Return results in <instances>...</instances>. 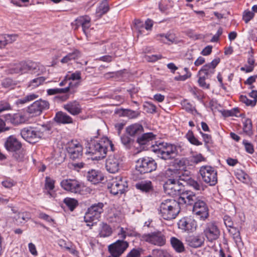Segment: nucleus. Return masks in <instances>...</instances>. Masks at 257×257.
I'll return each instance as SVG.
<instances>
[{"label":"nucleus","instance_id":"nucleus-1","mask_svg":"<svg viewBox=\"0 0 257 257\" xmlns=\"http://www.w3.org/2000/svg\"><path fill=\"white\" fill-rule=\"evenodd\" d=\"M89 150V153L96 155L94 159L100 160L106 156L109 150L113 151L114 146L107 137H103L99 140L92 142L90 144Z\"/></svg>","mask_w":257,"mask_h":257},{"label":"nucleus","instance_id":"nucleus-2","mask_svg":"<svg viewBox=\"0 0 257 257\" xmlns=\"http://www.w3.org/2000/svg\"><path fill=\"white\" fill-rule=\"evenodd\" d=\"M159 213L164 219H174L180 211L179 203L175 199H166L162 202L159 207Z\"/></svg>","mask_w":257,"mask_h":257},{"label":"nucleus","instance_id":"nucleus-3","mask_svg":"<svg viewBox=\"0 0 257 257\" xmlns=\"http://www.w3.org/2000/svg\"><path fill=\"white\" fill-rule=\"evenodd\" d=\"M49 131L48 127L42 125L36 127H27L21 131L22 137L31 144H35L43 138Z\"/></svg>","mask_w":257,"mask_h":257},{"label":"nucleus","instance_id":"nucleus-4","mask_svg":"<svg viewBox=\"0 0 257 257\" xmlns=\"http://www.w3.org/2000/svg\"><path fill=\"white\" fill-rule=\"evenodd\" d=\"M180 149V146L163 142L155 147L153 151L159 158L168 160L175 158L178 155V150Z\"/></svg>","mask_w":257,"mask_h":257},{"label":"nucleus","instance_id":"nucleus-5","mask_svg":"<svg viewBox=\"0 0 257 257\" xmlns=\"http://www.w3.org/2000/svg\"><path fill=\"white\" fill-rule=\"evenodd\" d=\"M186 171L183 172L182 171L178 170H172L168 169L166 171V175L169 177L175 178V179L179 182L180 180L183 181H188V184L196 190H204L202 183L197 182L190 178L188 174L189 172Z\"/></svg>","mask_w":257,"mask_h":257},{"label":"nucleus","instance_id":"nucleus-6","mask_svg":"<svg viewBox=\"0 0 257 257\" xmlns=\"http://www.w3.org/2000/svg\"><path fill=\"white\" fill-rule=\"evenodd\" d=\"M107 186L112 194L118 195L124 193L127 188L128 185L125 178L118 176L109 180Z\"/></svg>","mask_w":257,"mask_h":257},{"label":"nucleus","instance_id":"nucleus-7","mask_svg":"<svg viewBox=\"0 0 257 257\" xmlns=\"http://www.w3.org/2000/svg\"><path fill=\"white\" fill-rule=\"evenodd\" d=\"M157 164L152 158L145 157L139 159L136 165V169L140 174L148 173L156 170Z\"/></svg>","mask_w":257,"mask_h":257},{"label":"nucleus","instance_id":"nucleus-8","mask_svg":"<svg viewBox=\"0 0 257 257\" xmlns=\"http://www.w3.org/2000/svg\"><path fill=\"white\" fill-rule=\"evenodd\" d=\"M199 172L203 181L210 186H214L217 182V171L210 166H203Z\"/></svg>","mask_w":257,"mask_h":257},{"label":"nucleus","instance_id":"nucleus-9","mask_svg":"<svg viewBox=\"0 0 257 257\" xmlns=\"http://www.w3.org/2000/svg\"><path fill=\"white\" fill-rule=\"evenodd\" d=\"M163 187L165 192L172 196H179L184 190L182 183L172 177L165 182Z\"/></svg>","mask_w":257,"mask_h":257},{"label":"nucleus","instance_id":"nucleus-10","mask_svg":"<svg viewBox=\"0 0 257 257\" xmlns=\"http://www.w3.org/2000/svg\"><path fill=\"white\" fill-rule=\"evenodd\" d=\"M141 241L162 246L166 243V237L163 232L156 231L149 233L142 234Z\"/></svg>","mask_w":257,"mask_h":257},{"label":"nucleus","instance_id":"nucleus-11","mask_svg":"<svg viewBox=\"0 0 257 257\" xmlns=\"http://www.w3.org/2000/svg\"><path fill=\"white\" fill-rule=\"evenodd\" d=\"M122 166V160L119 155H109L105 161V168L110 173L118 172Z\"/></svg>","mask_w":257,"mask_h":257},{"label":"nucleus","instance_id":"nucleus-12","mask_svg":"<svg viewBox=\"0 0 257 257\" xmlns=\"http://www.w3.org/2000/svg\"><path fill=\"white\" fill-rule=\"evenodd\" d=\"M49 103L47 101L40 99L35 101L27 109V112L32 116H38L44 110L48 109Z\"/></svg>","mask_w":257,"mask_h":257},{"label":"nucleus","instance_id":"nucleus-13","mask_svg":"<svg viewBox=\"0 0 257 257\" xmlns=\"http://www.w3.org/2000/svg\"><path fill=\"white\" fill-rule=\"evenodd\" d=\"M193 212L203 220L206 219L209 215L206 203L198 198L193 204Z\"/></svg>","mask_w":257,"mask_h":257},{"label":"nucleus","instance_id":"nucleus-14","mask_svg":"<svg viewBox=\"0 0 257 257\" xmlns=\"http://www.w3.org/2000/svg\"><path fill=\"white\" fill-rule=\"evenodd\" d=\"M128 243L122 240H118L108 246V250L113 257L120 256L128 247Z\"/></svg>","mask_w":257,"mask_h":257},{"label":"nucleus","instance_id":"nucleus-15","mask_svg":"<svg viewBox=\"0 0 257 257\" xmlns=\"http://www.w3.org/2000/svg\"><path fill=\"white\" fill-rule=\"evenodd\" d=\"M67 151L70 158L73 160L79 159L82 156V147L76 141L69 143Z\"/></svg>","mask_w":257,"mask_h":257},{"label":"nucleus","instance_id":"nucleus-16","mask_svg":"<svg viewBox=\"0 0 257 257\" xmlns=\"http://www.w3.org/2000/svg\"><path fill=\"white\" fill-rule=\"evenodd\" d=\"M199 197L193 192L190 191H182L179 196L178 200L177 201L180 204H186L188 205H193Z\"/></svg>","mask_w":257,"mask_h":257},{"label":"nucleus","instance_id":"nucleus-17","mask_svg":"<svg viewBox=\"0 0 257 257\" xmlns=\"http://www.w3.org/2000/svg\"><path fill=\"white\" fill-rule=\"evenodd\" d=\"M180 229L187 232L194 231L197 227L196 221L190 217H185L178 223Z\"/></svg>","mask_w":257,"mask_h":257},{"label":"nucleus","instance_id":"nucleus-18","mask_svg":"<svg viewBox=\"0 0 257 257\" xmlns=\"http://www.w3.org/2000/svg\"><path fill=\"white\" fill-rule=\"evenodd\" d=\"M63 189L67 191L76 193L81 190L80 183L75 179H64L60 183Z\"/></svg>","mask_w":257,"mask_h":257},{"label":"nucleus","instance_id":"nucleus-19","mask_svg":"<svg viewBox=\"0 0 257 257\" xmlns=\"http://www.w3.org/2000/svg\"><path fill=\"white\" fill-rule=\"evenodd\" d=\"M220 58H217L212 61L211 63L204 65L199 71V75H204L207 78H210L215 72V69L220 62Z\"/></svg>","mask_w":257,"mask_h":257},{"label":"nucleus","instance_id":"nucleus-20","mask_svg":"<svg viewBox=\"0 0 257 257\" xmlns=\"http://www.w3.org/2000/svg\"><path fill=\"white\" fill-rule=\"evenodd\" d=\"M4 146L8 151L15 152L21 149L22 144L16 137L11 136L6 139Z\"/></svg>","mask_w":257,"mask_h":257},{"label":"nucleus","instance_id":"nucleus-21","mask_svg":"<svg viewBox=\"0 0 257 257\" xmlns=\"http://www.w3.org/2000/svg\"><path fill=\"white\" fill-rule=\"evenodd\" d=\"M205 234L208 240L212 241L218 238L220 231L214 223H209L204 230Z\"/></svg>","mask_w":257,"mask_h":257},{"label":"nucleus","instance_id":"nucleus-22","mask_svg":"<svg viewBox=\"0 0 257 257\" xmlns=\"http://www.w3.org/2000/svg\"><path fill=\"white\" fill-rule=\"evenodd\" d=\"M90 22L91 19L89 16H84L79 17L75 20L76 28L81 27L84 33L86 35L91 25Z\"/></svg>","mask_w":257,"mask_h":257},{"label":"nucleus","instance_id":"nucleus-23","mask_svg":"<svg viewBox=\"0 0 257 257\" xmlns=\"http://www.w3.org/2000/svg\"><path fill=\"white\" fill-rule=\"evenodd\" d=\"M63 108L73 115H77L81 112V106L76 101L69 102L64 104Z\"/></svg>","mask_w":257,"mask_h":257},{"label":"nucleus","instance_id":"nucleus-24","mask_svg":"<svg viewBox=\"0 0 257 257\" xmlns=\"http://www.w3.org/2000/svg\"><path fill=\"white\" fill-rule=\"evenodd\" d=\"M186 241L188 245L192 247H200L204 243V239L199 235H190L186 237Z\"/></svg>","mask_w":257,"mask_h":257},{"label":"nucleus","instance_id":"nucleus-25","mask_svg":"<svg viewBox=\"0 0 257 257\" xmlns=\"http://www.w3.org/2000/svg\"><path fill=\"white\" fill-rule=\"evenodd\" d=\"M136 188L143 192L150 193L154 191V187L151 181H142L136 184Z\"/></svg>","mask_w":257,"mask_h":257},{"label":"nucleus","instance_id":"nucleus-26","mask_svg":"<svg viewBox=\"0 0 257 257\" xmlns=\"http://www.w3.org/2000/svg\"><path fill=\"white\" fill-rule=\"evenodd\" d=\"M54 119L56 122L63 124L72 123L73 122L72 118L66 113L62 111L57 112Z\"/></svg>","mask_w":257,"mask_h":257},{"label":"nucleus","instance_id":"nucleus-27","mask_svg":"<svg viewBox=\"0 0 257 257\" xmlns=\"http://www.w3.org/2000/svg\"><path fill=\"white\" fill-rule=\"evenodd\" d=\"M30 213L28 212H20L13 217L14 222L19 225L24 224L30 218Z\"/></svg>","mask_w":257,"mask_h":257},{"label":"nucleus","instance_id":"nucleus-28","mask_svg":"<svg viewBox=\"0 0 257 257\" xmlns=\"http://www.w3.org/2000/svg\"><path fill=\"white\" fill-rule=\"evenodd\" d=\"M87 178L89 181L94 184L98 183L103 179L101 174L94 170H92L88 172Z\"/></svg>","mask_w":257,"mask_h":257},{"label":"nucleus","instance_id":"nucleus-29","mask_svg":"<svg viewBox=\"0 0 257 257\" xmlns=\"http://www.w3.org/2000/svg\"><path fill=\"white\" fill-rule=\"evenodd\" d=\"M158 40L166 44L177 43V40L175 35L173 33H167L166 34H161L157 36Z\"/></svg>","mask_w":257,"mask_h":257},{"label":"nucleus","instance_id":"nucleus-30","mask_svg":"<svg viewBox=\"0 0 257 257\" xmlns=\"http://www.w3.org/2000/svg\"><path fill=\"white\" fill-rule=\"evenodd\" d=\"M170 243L173 249L179 253L183 252L185 248L184 244L180 239L176 237H172L170 238Z\"/></svg>","mask_w":257,"mask_h":257},{"label":"nucleus","instance_id":"nucleus-31","mask_svg":"<svg viewBox=\"0 0 257 257\" xmlns=\"http://www.w3.org/2000/svg\"><path fill=\"white\" fill-rule=\"evenodd\" d=\"M143 126L138 123L131 125L126 128L127 133L131 136L139 135L143 132Z\"/></svg>","mask_w":257,"mask_h":257},{"label":"nucleus","instance_id":"nucleus-32","mask_svg":"<svg viewBox=\"0 0 257 257\" xmlns=\"http://www.w3.org/2000/svg\"><path fill=\"white\" fill-rule=\"evenodd\" d=\"M99 218V217L90 212L88 210H87L84 216V221L88 226H93L94 224L96 223Z\"/></svg>","mask_w":257,"mask_h":257},{"label":"nucleus","instance_id":"nucleus-33","mask_svg":"<svg viewBox=\"0 0 257 257\" xmlns=\"http://www.w3.org/2000/svg\"><path fill=\"white\" fill-rule=\"evenodd\" d=\"M156 135L153 133H148L143 134L137 139V142L141 145L146 144L148 142L155 140Z\"/></svg>","mask_w":257,"mask_h":257},{"label":"nucleus","instance_id":"nucleus-34","mask_svg":"<svg viewBox=\"0 0 257 257\" xmlns=\"http://www.w3.org/2000/svg\"><path fill=\"white\" fill-rule=\"evenodd\" d=\"M103 204L102 203L99 202L92 205L87 210L100 218L101 213L103 211Z\"/></svg>","mask_w":257,"mask_h":257},{"label":"nucleus","instance_id":"nucleus-35","mask_svg":"<svg viewBox=\"0 0 257 257\" xmlns=\"http://www.w3.org/2000/svg\"><path fill=\"white\" fill-rule=\"evenodd\" d=\"M80 56V52L77 49H75L72 52L68 53L61 60L62 63H67L71 60H75Z\"/></svg>","mask_w":257,"mask_h":257},{"label":"nucleus","instance_id":"nucleus-36","mask_svg":"<svg viewBox=\"0 0 257 257\" xmlns=\"http://www.w3.org/2000/svg\"><path fill=\"white\" fill-rule=\"evenodd\" d=\"M112 228L108 224L103 222L100 224V229L99 233L100 237H108L112 234Z\"/></svg>","mask_w":257,"mask_h":257},{"label":"nucleus","instance_id":"nucleus-37","mask_svg":"<svg viewBox=\"0 0 257 257\" xmlns=\"http://www.w3.org/2000/svg\"><path fill=\"white\" fill-rule=\"evenodd\" d=\"M254 62L253 56L250 54L247 59V65H245L244 67H242L240 70L246 73L252 71L254 67Z\"/></svg>","mask_w":257,"mask_h":257},{"label":"nucleus","instance_id":"nucleus-38","mask_svg":"<svg viewBox=\"0 0 257 257\" xmlns=\"http://www.w3.org/2000/svg\"><path fill=\"white\" fill-rule=\"evenodd\" d=\"M228 230L229 233L232 236L233 240L236 244L241 242V238L240 236V232L237 228L233 226L228 228Z\"/></svg>","mask_w":257,"mask_h":257},{"label":"nucleus","instance_id":"nucleus-39","mask_svg":"<svg viewBox=\"0 0 257 257\" xmlns=\"http://www.w3.org/2000/svg\"><path fill=\"white\" fill-rule=\"evenodd\" d=\"M58 244L62 248H65L73 254H75L77 251L72 247V243L63 239L58 240Z\"/></svg>","mask_w":257,"mask_h":257},{"label":"nucleus","instance_id":"nucleus-40","mask_svg":"<svg viewBox=\"0 0 257 257\" xmlns=\"http://www.w3.org/2000/svg\"><path fill=\"white\" fill-rule=\"evenodd\" d=\"M188 164V160L184 158L181 159H176L175 160L174 166L176 168H178V170H184L186 171V168L187 164Z\"/></svg>","mask_w":257,"mask_h":257},{"label":"nucleus","instance_id":"nucleus-41","mask_svg":"<svg viewBox=\"0 0 257 257\" xmlns=\"http://www.w3.org/2000/svg\"><path fill=\"white\" fill-rule=\"evenodd\" d=\"M71 83H69V85L65 88H54V89H49L47 90V92L48 95H54L58 93H65L68 92L71 87Z\"/></svg>","mask_w":257,"mask_h":257},{"label":"nucleus","instance_id":"nucleus-42","mask_svg":"<svg viewBox=\"0 0 257 257\" xmlns=\"http://www.w3.org/2000/svg\"><path fill=\"white\" fill-rule=\"evenodd\" d=\"M243 131L248 136L252 135V122L250 119H246L243 122Z\"/></svg>","mask_w":257,"mask_h":257},{"label":"nucleus","instance_id":"nucleus-43","mask_svg":"<svg viewBox=\"0 0 257 257\" xmlns=\"http://www.w3.org/2000/svg\"><path fill=\"white\" fill-rule=\"evenodd\" d=\"M186 137L188 141L192 145L195 146L202 145V143L200 142L194 136L192 131H189L186 135Z\"/></svg>","mask_w":257,"mask_h":257},{"label":"nucleus","instance_id":"nucleus-44","mask_svg":"<svg viewBox=\"0 0 257 257\" xmlns=\"http://www.w3.org/2000/svg\"><path fill=\"white\" fill-rule=\"evenodd\" d=\"M140 111H135L131 109L122 110V115L128 117L130 118H135L140 115Z\"/></svg>","mask_w":257,"mask_h":257},{"label":"nucleus","instance_id":"nucleus-45","mask_svg":"<svg viewBox=\"0 0 257 257\" xmlns=\"http://www.w3.org/2000/svg\"><path fill=\"white\" fill-rule=\"evenodd\" d=\"M64 203L71 211H73L78 205V201L76 199L71 198H66L64 200Z\"/></svg>","mask_w":257,"mask_h":257},{"label":"nucleus","instance_id":"nucleus-46","mask_svg":"<svg viewBox=\"0 0 257 257\" xmlns=\"http://www.w3.org/2000/svg\"><path fill=\"white\" fill-rule=\"evenodd\" d=\"M27 65L28 71H30L34 73L36 72L37 70H39L40 67H43L39 63L30 61L27 62Z\"/></svg>","mask_w":257,"mask_h":257},{"label":"nucleus","instance_id":"nucleus-47","mask_svg":"<svg viewBox=\"0 0 257 257\" xmlns=\"http://www.w3.org/2000/svg\"><path fill=\"white\" fill-rule=\"evenodd\" d=\"M184 71L186 72V74L183 75H179L178 76H176L174 78V79L176 81H185L188 78H190L191 76V73L189 71V69L187 67L184 68Z\"/></svg>","mask_w":257,"mask_h":257},{"label":"nucleus","instance_id":"nucleus-48","mask_svg":"<svg viewBox=\"0 0 257 257\" xmlns=\"http://www.w3.org/2000/svg\"><path fill=\"white\" fill-rule=\"evenodd\" d=\"M46 80L44 77H39L33 79L30 83V86L36 87L42 84Z\"/></svg>","mask_w":257,"mask_h":257},{"label":"nucleus","instance_id":"nucleus-49","mask_svg":"<svg viewBox=\"0 0 257 257\" xmlns=\"http://www.w3.org/2000/svg\"><path fill=\"white\" fill-rule=\"evenodd\" d=\"M152 255L154 257H169L168 253L162 249H153Z\"/></svg>","mask_w":257,"mask_h":257},{"label":"nucleus","instance_id":"nucleus-50","mask_svg":"<svg viewBox=\"0 0 257 257\" xmlns=\"http://www.w3.org/2000/svg\"><path fill=\"white\" fill-rule=\"evenodd\" d=\"M200 75V76L198 80V82L199 83V86L203 88H209L210 85L209 84H207L205 82L206 79H208V78H207V77H205V76H204L203 74Z\"/></svg>","mask_w":257,"mask_h":257},{"label":"nucleus","instance_id":"nucleus-51","mask_svg":"<svg viewBox=\"0 0 257 257\" xmlns=\"http://www.w3.org/2000/svg\"><path fill=\"white\" fill-rule=\"evenodd\" d=\"M205 161V158L202 156L201 154H199L196 155L192 156L191 161L194 164H198L199 163L204 162Z\"/></svg>","mask_w":257,"mask_h":257},{"label":"nucleus","instance_id":"nucleus-52","mask_svg":"<svg viewBox=\"0 0 257 257\" xmlns=\"http://www.w3.org/2000/svg\"><path fill=\"white\" fill-rule=\"evenodd\" d=\"M254 14L249 11H245L243 15V20L245 23H248L253 17Z\"/></svg>","mask_w":257,"mask_h":257},{"label":"nucleus","instance_id":"nucleus-53","mask_svg":"<svg viewBox=\"0 0 257 257\" xmlns=\"http://www.w3.org/2000/svg\"><path fill=\"white\" fill-rule=\"evenodd\" d=\"M109 9V6L106 1H103L99 7V11L101 14H105Z\"/></svg>","mask_w":257,"mask_h":257},{"label":"nucleus","instance_id":"nucleus-54","mask_svg":"<svg viewBox=\"0 0 257 257\" xmlns=\"http://www.w3.org/2000/svg\"><path fill=\"white\" fill-rule=\"evenodd\" d=\"M241 101L247 105L253 106L256 104V100H250L246 96H240Z\"/></svg>","mask_w":257,"mask_h":257},{"label":"nucleus","instance_id":"nucleus-55","mask_svg":"<svg viewBox=\"0 0 257 257\" xmlns=\"http://www.w3.org/2000/svg\"><path fill=\"white\" fill-rule=\"evenodd\" d=\"M18 36L15 34L9 35L5 34L4 35V38L5 39L7 45L8 44L12 43L17 40Z\"/></svg>","mask_w":257,"mask_h":257},{"label":"nucleus","instance_id":"nucleus-56","mask_svg":"<svg viewBox=\"0 0 257 257\" xmlns=\"http://www.w3.org/2000/svg\"><path fill=\"white\" fill-rule=\"evenodd\" d=\"M54 181L49 177L46 178L45 188L49 190H52L54 188Z\"/></svg>","mask_w":257,"mask_h":257},{"label":"nucleus","instance_id":"nucleus-57","mask_svg":"<svg viewBox=\"0 0 257 257\" xmlns=\"http://www.w3.org/2000/svg\"><path fill=\"white\" fill-rule=\"evenodd\" d=\"M67 78L70 81V80H76L81 79V72L79 71H76L74 73H72L70 75H67Z\"/></svg>","mask_w":257,"mask_h":257},{"label":"nucleus","instance_id":"nucleus-58","mask_svg":"<svg viewBox=\"0 0 257 257\" xmlns=\"http://www.w3.org/2000/svg\"><path fill=\"white\" fill-rule=\"evenodd\" d=\"M243 144L244 145L245 150L247 153L249 154H252L253 153V146L251 144L248 142L246 140H243Z\"/></svg>","mask_w":257,"mask_h":257},{"label":"nucleus","instance_id":"nucleus-59","mask_svg":"<svg viewBox=\"0 0 257 257\" xmlns=\"http://www.w3.org/2000/svg\"><path fill=\"white\" fill-rule=\"evenodd\" d=\"M13 121L15 123H21L25 121V118L21 114H15L13 117Z\"/></svg>","mask_w":257,"mask_h":257},{"label":"nucleus","instance_id":"nucleus-60","mask_svg":"<svg viewBox=\"0 0 257 257\" xmlns=\"http://www.w3.org/2000/svg\"><path fill=\"white\" fill-rule=\"evenodd\" d=\"M2 185L6 188H11L16 184L13 180L7 179L2 182Z\"/></svg>","mask_w":257,"mask_h":257},{"label":"nucleus","instance_id":"nucleus-61","mask_svg":"<svg viewBox=\"0 0 257 257\" xmlns=\"http://www.w3.org/2000/svg\"><path fill=\"white\" fill-rule=\"evenodd\" d=\"M145 107L147 108V111L149 113H154L157 111V107L156 105L151 102H147L145 105Z\"/></svg>","mask_w":257,"mask_h":257},{"label":"nucleus","instance_id":"nucleus-62","mask_svg":"<svg viewBox=\"0 0 257 257\" xmlns=\"http://www.w3.org/2000/svg\"><path fill=\"white\" fill-rule=\"evenodd\" d=\"M11 109V105L9 102L6 101H2L0 103V113Z\"/></svg>","mask_w":257,"mask_h":257},{"label":"nucleus","instance_id":"nucleus-63","mask_svg":"<svg viewBox=\"0 0 257 257\" xmlns=\"http://www.w3.org/2000/svg\"><path fill=\"white\" fill-rule=\"evenodd\" d=\"M223 221L226 227L229 228L233 227V223L230 216L225 215L223 217Z\"/></svg>","mask_w":257,"mask_h":257},{"label":"nucleus","instance_id":"nucleus-64","mask_svg":"<svg viewBox=\"0 0 257 257\" xmlns=\"http://www.w3.org/2000/svg\"><path fill=\"white\" fill-rule=\"evenodd\" d=\"M200 133L203 139V141L205 145L208 144L212 143V138L210 135L204 134L201 131L200 132Z\"/></svg>","mask_w":257,"mask_h":257}]
</instances>
